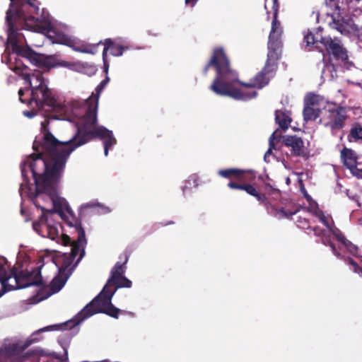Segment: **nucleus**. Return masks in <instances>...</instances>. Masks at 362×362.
<instances>
[{"label":"nucleus","mask_w":362,"mask_h":362,"mask_svg":"<svg viewBox=\"0 0 362 362\" xmlns=\"http://www.w3.org/2000/svg\"><path fill=\"white\" fill-rule=\"evenodd\" d=\"M35 332L33 333L30 337H29L24 343V344L22 346V350L23 349H25L26 348H28L29 346H30L32 344L38 341L37 339L35 338L34 336L35 335Z\"/></svg>","instance_id":"37998d69"},{"label":"nucleus","mask_w":362,"mask_h":362,"mask_svg":"<svg viewBox=\"0 0 362 362\" xmlns=\"http://www.w3.org/2000/svg\"><path fill=\"white\" fill-rule=\"evenodd\" d=\"M30 107L32 108L31 110L23 111V115L28 118L34 117L37 114V112L40 110L35 107V105H33V107Z\"/></svg>","instance_id":"79ce46f5"},{"label":"nucleus","mask_w":362,"mask_h":362,"mask_svg":"<svg viewBox=\"0 0 362 362\" xmlns=\"http://www.w3.org/2000/svg\"><path fill=\"white\" fill-rule=\"evenodd\" d=\"M120 259H123V262H117L113 267L110 272V277L107 280L105 286H108L110 288V283L112 281L117 280L118 278L124 276V274L126 271V264L129 259V255L125 252L121 256H119Z\"/></svg>","instance_id":"dca6fc26"},{"label":"nucleus","mask_w":362,"mask_h":362,"mask_svg":"<svg viewBox=\"0 0 362 362\" xmlns=\"http://www.w3.org/2000/svg\"><path fill=\"white\" fill-rule=\"evenodd\" d=\"M317 216H318L320 221L324 224V226L331 230L328 218L324 214V213L322 211H320V213L317 215Z\"/></svg>","instance_id":"c03bdc74"},{"label":"nucleus","mask_w":362,"mask_h":362,"mask_svg":"<svg viewBox=\"0 0 362 362\" xmlns=\"http://www.w3.org/2000/svg\"><path fill=\"white\" fill-rule=\"evenodd\" d=\"M346 261L354 267V272L359 274V276H362V267H360L358 264L351 257H347Z\"/></svg>","instance_id":"f704fd0d"},{"label":"nucleus","mask_w":362,"mask_h":362,"mask_svg":"<svg viewBox=\"0 0 362 362\" xmlns=\"http://www.w3.org/2000/svg\"><path fill=\"white\" fill-rule=\"evenodd\" d=\"M264 191L269 194H274L279 196L280 194V191L274 187L272 185H271L269 183H266L264 185Z\"/></svg>","instance_id":"4c0bfd02"},{"label":"nucleus","mask_w":362,"mask_h":362,"mask_svg":"<svg viewBox=\"0 0 362 362\" xmlns=\"http://www.w3.org/2000/svg\"><path fill=\"white\" fill-rule=\"evenodd\" d=\"M276 131H275L274 132L272 133V134L269 137V148L267 152V153H270L273 149H275L276 148V146H275V144H274V140L275 139H278L279 140L280 138H281V136H276Z\"/></svg>","instance_id":"e433bc0d"},{"label":"nucleus","mask_w":362,"mask_h":362,"mask_svg":"<svg viewBox=\"0 0 362 362\" xmlns=\"http://www.w3.org/2000/svg\"><path fill=\"white\" fill-rule=\"evenodd\" d=\"M47 238L56 240L59 238V231L55 226L49 225Z\"/></svg>","instance_id":"72a5a7b5"},{"label":"nucleus","mask_w":362,"mask_h":362,"mask_svg":"<svg viewBox=\"0 0 362 362\" xmlns=\"http://www.w3.org/2000/svg\"><path fill=\"white\" fill-rule=\"evenodd\" d=\"M355 1H357V2H359L361 0H355Z\"/></svg>","instance_id":"4d7b16f0"},{"label":"nucleus","mask_w":362,"mask_h":362,"mask_svg":"<svg viewBox=\"0 0 362 362\" xmlns=\"http://www.w3.org/2000/svg\"><path fill=\"white\" fill-rule=\"evenodd\" d=\"M41 267H37L29 272L23 270L18 272L13 268L8 274L5 268L0 265V298L6 293L32 286H42L45 288L41 275Z\"/></svg>","instance_id":"39448f33"},{"label":"nucleus","mask_w":362,"mask_h":362,"mask_svg":"<svg viewBox=\"0 0 362 362\" xmlns=\"http://www.w3.org/2000/svg\"><path fill=\"white\" fill-rule=\"evenodd\" d=\"M132 281L128 279L124 276H122L118 278L117 280H115L110 283V289L117 291V288H131L132 287Z\"/></svg>","instance_id":"cd10ccee"},{"label":"nucleus","mask_w":362,"mask_h":362,"mask_svg":"<svg viewBox=\"0 0 362 362\" xmlns=\"http://www.w3.org/2000/svg\"><path fill=\"white\" fill-rule=\"evenodd\" d=\"M169 224H174V221H169L165 224V226L169 225Z\"/></svg>","instance_id":"6e6d98bb"},{"label":"nucleus","mask_w":362,"mask_h":362,"mask_svg":"<svg viewBox=\"0 0 362 362\" xmlns=\"http://www.w3.org/2000/svg\"><path fill=\"white\" fill-rule=\"evenodd\" d=\"M115 293V290H113V291H111V293H109L107 300L108 303L107 304V306L105 309V311L103 313L109 315L110 317H112L113 318L117 319L119 317V314L122 313V311L116 308L111 302V299L113 296V295Z\"/></svg>","instance_id":"a878e982"},{"label":"nucleus","mask_w":362,"mask_h":362,"mask_svg":"<svg viewBox=\"0 0 362 362\" xmlns=\"http://www.w3.org/2000/svg\"><path fill=\"white\" fill-rule=\"evenodd\" d=\"M57 325H54V327H57ZM52 327H53V326H49V327H44L42 329H40L39 332H44V331H47V330H51L52 329Z\"/></svg>","instance_id":"603ef678"},{"label":"nucleus","mask_w":362,"mask_h":362,"mask_svg":"<svg viewBox=\"0 0 362 362\" xmlns=\"http://www.w3.org/2000/svg\"><path fill=\"white\" fill-rule=\"evenodd\" d=\"M313 230L314 231L315 234L318 236L321 235L322 233V230L319 227H314Z\"/></svg>","instance_id":"de8ad7c7"},{"label":"nucleus","mask_w":362,"mask_h":362,"mask_svg":"<svg viewBox=\"0 0 362 362\" xmlns=\"http://www.w3.org/2000/svg\"><path fill=\"white\" fill-rule=\"evenodd\" d=\"M75 122L77 130L74 136L67 141H60L47 129L48 121H43L41 123L42 138L34 141L35 152L25 161L35 180V196L47 194L55 207L58 206L57 186L70 154L78 147L100 139L105 140L104 153L107 156L110 148L117 142L110 130L98 125V117L79 118Z\"/></svg>","instance_id":"f257e3e1"},{"label":"nucleus","mask_w":362,"mask_h":362,"mask_svg":"<svg viewBox=\"0 0 362 362\" xmlns=\"http://www.w3.org/2000/svg\"><path fill=\"white\" fill-rule=\"evenodd\" d=\"M18 8L14 13L11 10H8L6 16V23L8 26V43L11 46L13 53L17 57L27 59L29 51L33 52L28 45L23 46L25 38L24 35L18 31L16 27L18 25L21 29L37 31L40 29V22L37 18L33 13L39 14L40 3L37 0H26Z\"/></svg>","instance_id":"7ed1b4c3"},{"label":"nucleus","mask_w":362,"mask_h":362,"mask_svg":"<svg viewBox=\"0 0 362 362\" xmlns=\"http://www.w3.org/2000/svg\"><path fill=\"white\" fill-rule=\"evenodd\" d=\"M277 62H278L269 61V59H267L264 66L262 69L267 76H270V78L274 76L276 71Z\"/></svg>","instance_id":"c756f323"},{"label":"nucleus","mask_w":362,"mask_h":362,"mask_svg":"<svg viewBox=\"0 0 362 362\" xmlns=\"http://www.w3.org/2000/svg\"><path fill=\"white\" fill-rule=\"evenodd\" d=\"M27 54L28 57L26 59L37 67L52 68L55 66V59L52 56H45L37 53L34 50L33 52L29 51Z\"/></svg>","instance_id":"2eb2a0df"},{"label":"nucleus","mask_w":362,"mask_h":362,"mask_svg":"<svg viewBox=\"0 0 362 362\" xmlns=\"http://www.w3.org/2000/svg\"><path fill=\"white\" fill-rule=\"evenodd\" d=\"M69 276V274L60 272L58 275L54 276L49 285V291L45 298H48L51 295L59 292L65 285Z\"/></svg>","instance_id":"4be33fe9"},{"label":"nucleus","mask_w":362,"mask_h":362,"mask_svg":"<svg viewBox=\"0 0 362 362\" xmlns=\"http://www.w3.org/2000/svg\"><path fill=\"white\" fill-rule=\"evenodd\" d=\"M319 96L315 94L308 95L304 100V105L309 107H315L319 103Z\"/></svg>","instance_id":"7c9ffc66"},{"label":"nucleus","mask_w":362,"mask_h":362,"mask_svg":"<svg viewBox=\"0 0 362 362\" xmlns=\"http://www.w3.org/2000/svg\"><path fill=\"white\" fill-rule=\"evenodd\" d=\"M346 119V107L335 103H328L322 110L320 122L332 130H339L344 128Z\"/></svg>","instance_id":"9b49d317"},{"label":"nucleus","mask_w":362,"mask_h":362,"mask_svg":"<svg viewBox=\"0 0 362 362\" xmlns=\"http://www.w3.org/2000/svg\"><path fill=\"white\" fill-rule=\"evenodd\" d=\"M47 32H48L49 34H50L51 33H54V30L52 28H49L47 30Z\"/></svg>","instance_id":"5fc2aeb1"},{"label":"nucleus","mask_w":362,"mask_h":362,"mask_svg":"<svg viewBox=\"0 0 362 362\" xmlns=\"http://www.w3.org/2000/svg\"><path fill=\"white\" fill-rule=\"evenodd\" d=\"M68 212L70 214V217L67 218L66 223L74 228L75 231L77 233L76 240H73V242H77L78 243H82L83 245H87V240L86 238L85 230L81 226V221L76 217H74L71 213L69 212V209H67Z\"/></svg>","instance_id":"a211bd4d"},{"label":"nucleus","mask_w":362,"mask_h":362,"mask_svg":"<svg viewBox=\"0 0 362 362\" xmlns=\"http://www.w3.org/2000/svg\"><path fill=\"white\" fill-rule=\"evenodd\" d=\"M18 347L16 344H13L6 347L3 351V354L7 357H12L18 354Z\"/></svg>","instance_id":"2f4dec72"},{"label":"nucleus","mask_w":362,"mask_h":362,"mask_svg":"<svg viewBox=\"0 0 362 362\" xmlns=\"http://www.w3.org/2000/svg\"><path fill=\"white\" fill-rule=\"evenodd\" d=\"M333 235L336 237L337 240L340 242L342 245L346 242L347 239L344 235V234L340 231V230L336 228L334 230H332Z\"/></svg>","instance_id":"58836bf2"},{"label":"nucleus","mask_w":362,"mask_h":362,"mask_svg":"<svg viewBox=\"0 0 362 362\" xmlns=\"http://www.w3.org/2000/svg\"><path fill=\"white\" fill-rule=\"evenodd\" d=\"M247 170L231 168L221 169L218 170L217 175L221 177L228 179L229 180L227 186L231 189L243 190L247 194L255 197L259 203L264 205L269 210V207L274 209L270 204L265 194L260 193L252 185L247 183L245 174Z\"/></svg>","instance_id":"0eeeda50"},{"label":"nucleus","mask_w":362,"mask_h":362,"mask_svg":"<svg viewBox=\"0 0 362 362\" xmlns=\"http://www.w3.org/2000/svg\"><path fill=\"white\" fill-rule=\"evenodd\" d=\"M329 246L332 249L333 254L336 255L337 257H340L341 254L339 252H337L335 245L333 243L330 242Z\"/></svg>","instance_id":"49530a36"},{"label":"nucleus","mask_w":362,"mask_h":362,"mask_svg":"<svg viewBox=\"0 0 362 362\" xmlns=\"http://www.w3.org/2000/svg\"><path fill=\"white\" fill-rule=\"evenodd\" d=\"M330 26L338 30L341 34H348L358 31V26L354 23V21L349 18L337 16V18L332 16V21L329 23Z\"/></svg>","instance_id":"4468645a"},{"label":"nucleus","mask_w":362,"mask_h":362,"mask_svg":"<svg viewBox=\"0 0 362 362\" xmlns=\"http://www.w3.org/2000/svg\"><path fill=\"white\" fill-rule=\"evenodd\" d=\"M277 213L284 218H289L296 214L295 211H286L284 207L276 209Z\"/></svg>","instance_id":"a19ab883"},{"label":"nucleus","mask_w":362,"mask_h":362,"mask_svg":"<svg viewBox=\"0 0 362 362\" xmlns=\"http://www.w3.org/2000/svg\"><path fill=\"white\" fill-rule=\"evenodd\" d=\"M343 245L347 249L349 252L355 257H358V247L352 243L350 240H347Z\"/></svg>","instance_id":"473e14b6"},{"label":"nucleus","mask_w":362,"mask_h":362,"mask_svg":"<svg viewBox=\"0 0 362 362\" xmlns=\"http://www.w3.org/2000/svg\"><path fill=\"white\" fill-rule=\"evenodd\" d=\"M101 44L104 45L103 55H104L105 57L107 56L108 51H110V54L112 56L119 57L122 55L124 50L128 49V47L122 45L118 40L107 38L103 42L100 41L95 45H83L79 50L83 53L94 54L98 52V47Z\"/></svg>","instance_id":"f8f14e48"},{"label":"nucleus","mask_w":362,"mask_h":362,"mask_svg":"<svg viewBox=\"0 0 362 362\" xmlns=\"http://www.w3.org/2000/svg\"><path fill=\"white\" fill-rule=\"evenodd\" d=\"M199 185V177L196 175H192L189 177V179L185 182V185L182 187V192L184 195L187 194L188 190L195 188Z\"/></svg>","instance_id":"c85d7f7f"},{"label":"nucleus","mask_w":362,"mask_h":362,"mask_svg":"<svg viewBox=\"0 0 362 362\" xmlns=\"http://www.w3.org/2000/svg\"><path fill=\"white\" fill-rule=\"evenodd\" d=\"M33 86L28 85L24 89L18 90L19 100L28 107L35 105L38 110L45 107L54 108L57 100L52 91L45 84L42 72L37 71L32 74Z\"/></svg>","instance_id":"20e7f679"},{"label":"nucleus","mask_w":362,"mask_h":362,"mask_svg":"<svg viewBox=\"0 0 362 362\" xmlns=\"http://www.w3.org/2000/svg\"><path fill=\"white\" fill-rule=\"evenodd\" d=\"M282 42L281 39H269L267 59L269 61L278 62L281 58Z\"/></svg>","instance_id":"412c9836"},{"label":"nucleus","mask_w":362,"mask_h":362,"mask_svg":"<svg viewBox=\"0 0 362 362\" xmlns=\"http://www.w3.org/2000/svg\"><path fill=\"white\" fill-rule=\"evenodd\" d=\"M214 68L216 76L210 86V90L216 95L228 96L237 100L247 101L256 98V90L244 91L235 86L240 84L245 88H262L270 81L262 70L258 72L248 83L238 79V73L232 69L230 61L222 47H216L213 49L211 57L203 69V74H207L209 68Z\"/></svg>","instance_id":"f03ea898"},{"label":"nucleus","mask_w":362,"mask_h":362,"mask_svg":"<svg viewBox=\"0 0 362 362\" xmlns=\"http://www.w3.org/2000/svg\"><path fill=\"white\" fill-rule=\"evenodd\" d=\"M302 191H303V193L304 194V197L308 200L309 201L310 199H311V197L308 194L307 191L305 190V189L303 187V186H302Z\"/></svg>","instance_id":"09e8293b"},{"label":"nucleus","mask_w":362,"mask_h":362,"mask_svg":"<svg viewBox=\"0 0 362 362\" xmlns=\"http://www.w3.org/2000/svg\"><path fill=\"white\" fill-rule=\"evenodd\" d=\"M197 1L198 0H185V4L193 7L197 4Z\"/></svg>","instance_id":"8fccbe9b"},{"label":"nucleus","mask_w":362,"mask_h":362,"mask_svg":"<svg viewBox=\"0 0 362 362\" xmlns=\"http://www.w3.org/2000/svg\"><path fill=\"white\" fill-rule=\"evenodd\" d=\"M321 112L322 110L319 108L304 105L303 111V119L305 122L315 121L317 117H321Z\"/></svg>","instance_id":"bb28decb"},{"label":"nucleus","mask_w":362,"mask_h":362,"mask_svg":"<svg viewBox=\"0 0 362 362\" xmlns=\"http://www.w3.org/2000/svg\"><path fill=\"white\" fill-rule=\"evenodd\" d=\"M361 173H362V170H361Z\"/></svg>","instance_id":"13d9d810"},{"label":"nucleus","mask_w":362,"mask_h":362,"mask_svg":"<svg viewBox=\"0 0 362 362\" xmlns=\"http://www.w3.org/2000/svg\"><path fill=\"white\" fill-rule=\"evenodd\" d=\"M357 158L356 152L351 148L344 147L341 151V159L344 165L351 170L356 168Z\"/></svg>","instance_id":"5701e85b"},{"label":"nucleus","mask_w":362,"mask_h":362,"mask_svg":"<svg viewBox=\"0 0 362 362\" xmlns=\"http://www.w3.org/2000/svg\"><path fill=\"white\" fill-rule=\"evenodd\" d=\"M111 291H113V290L109 288L108 286H104L99 295L88 303L74 319L66 322L61 326L63 327L64 329H71L94 314L103 313L108 303V294L111 293Z\"/></svg>","instance_id":"1a4fd4ad"},{"label":"nucleus","mask_w":362,"mask_h":362,"mask_svg":"<svg viewBox=\"0 0 362 362\" xmlns=\"http://www.w3.org/2000/svg\"><path fill=\"white\" fill-rule=\"evenodd\" d=\"M279 8V4L278 0H272V10L273 14V20L272 23V28L269 36V39H280L282 33L281 23L277 19Z\"/></svg>","instance_id":"f3484780"},{"label":"nucleus","mask_w":362,"mask_h":362,"mask_svg":"<svg viewBox=\"0 0 362 362\" xmlns=\"http://www.w3.org/2000/svg\"><path fill=\"white\" fill-rule=\"evenodd\" d=\"M327 3L331 6H334L337 10H340L344 4L348 6V1H346L345 4H344L343 0H327Z\"/></svg>","instance_id":"c9c22d12"},{"label":"nucleus","mask_w":362,"mask_h":362,"mask_svg":"<svg viewBox=\"0 0 362 362\" xmlns=\"http://www.w3.org/2000/svg\"><path fill=\"white\" fill-rule=\"evenodd\" d=\"M34 204L37 207L40 208L43 213L40 217L39 221H35L33 223V228L39 235L42 237L47 238L50 224L48 223L47 216L45 214L46 209L44 207L39 206L37 204V201H35Z\"/></svg>","instance_id":"aec40b11"},{"label":"nucleus","mask_w":362,"mask_h":362,"mask_svg":"<svg viewBox=\"0 0 362 362\" xmlns=\"http://www.w3.org/2000/svg\"><path fill=\"white\" fill-rule=\"evenodd\" d=\"M349 142L362 143V126L359 123H355L349 131L347 136Z\"/></svg>","instance_id":"393cba45"},{"label":"nucleus","mask_w":362,"mask_h":362,"mask_svg":"<svg viewBox=\"0 0 362 362\" xmlns=\"http://www.w3.org/2000/svg\"><path fill=\"white\" fill-rule=\"evenodd\" d=\"M322 31L323 29L321 27L313 31L308 30L304 35V42L306 45L312 47L322 53L327 52L328 54H332L336 60L342 62L347 61V52L340 44V41L337 38L332 39L329 35H323Z\"/></svg>","instance_id":"423d86ee"},{"label":"nucleus","mask_w":362,"mask_h":362,"mask_svg":"<svg viewBox=\"0 0 362 362\" xmlns=\"http://www.w3.org/2000/svg\"><path fill=\"white\" fill-rule=\"evenodd\" d=\"M9 67L15 74L22 76L27 85L33 86L32 74L28 71V67L20 59L16 58L14 63H11Z\"/></svg>","instance_id":"6ab92c4d"},{"label":"nucleus","mask_w":362,"mask_h":362,"mask_svg":"<svg viewBox=\"0 0 362 362\" xmlns=\"http://www.w3.org/2000/svg\"><path fill=\"white\" fill-rule=\"evenodd\" d=\"M11 3L9 5L8 10L12 11V13L13 14L15 11L19 8L23 4L25 3L26 0L18 1L16 3L14 2L15 0H10Z\"/></svg>","instance_id":"ea45409f"},{"label":"nucleus","mask_w":362,"mask_h":362,"mask_svg":"<svg viewBox=\"0 0 362 362\" xmlns=\"http://www.w3.org/2000/svg\"><path fill=\"white\" fill-rule=\"evenodd\" d=\"M103 61L104 72L106 74V76H107L108 69H109V66H110V64L107 60V56H105V57L104 55H103Z\"/></svg>","instance_id":"a18cd8bd"},{"label":"nucleus","mask_w":362,"mask_h":362,"mask_svg":"<svg viewBox=\"0 0 362 362\" xmlns=\"http://www.w3.org/2000/svg\"><path fill=\"white\" fill-rule=\"evenodd\" d=\"M110 81V78L106 76L95 88V93H92L84 102L74 101L72 103V114L76 120L79 118H90L98 117V108L99 98L106 85Z\"/></svg>","instance_id":"9d476101"},{"label":"nucleus","mask_w":362,"mask_h":362,"mask_svg":"<svg viewBox=\"0 0 362 362\" xmlns=\"http://www.w3.org/2000/svg\"><path fill=\"white\" fill-rule=\"evenodd\" d=\"M60 239L64 245H70L71 248L69 253L64 252L57 257L55 259V264L59 267L60 273L69 274V276L85 256L86 245L73 242L71 238L66 234H63Z\"/></svg>","instance_id":"6e6552de"},{"label":"nucleus","mask_w":362,"mask_h":362,"mask_svg":"<svg viewBox=\"0 0 362 362\" xmlns=\"http://www.w3.org/2000/svg\"><path fill=\"white\" fill-rule=\"evenodd\" d=\"M275 121L281 129L286 131L291 122V118L288 112L278 110L275 111Z\"/></svg>","instance_id":"b1692460"},{"label":"nucleus","mask_w":362,"mask_h":362,"mask_svg":"<svg viewBox=\"0 0 362 362\" xmlns=\"http://www.w3.org/2000/svg\"><path fill=\"white\" fill-rule=\"evenodd\" d=\"M283 144L291 148L293 156L308 159L310 156L308 149L305 146L303 140L296 135H285L282 136Z\"/></svg>","instance_id":"ddd939ff"},{"label":"nucleus","mask_w":362,"mask_h":362,"mask_svg":"<svg viewBox=\"0 0 362 362\" xmlns=\"http://www.w3.org/2000/svg\"><path fill=\"white\" fill-rule=\"evenodd\" d=\"M267 0H265L264 8H265V10H266V11H267V18H269L270 11H269L268 10V8H267Z\"/></svg>","instance_id":"864d4df0"},{"label":"nucleus","mask_w":362,"mask_h":362,"mask_svg":"<svg viewBox=\"0 0 362 362\" xmlns=\"http://www.w3.org/2000/svg\"><path fill=\"white\" fill-rule=\"evenodd\" d=\"M57 358H58L59 360H60L61 361H65L66 360L68 359V354H67V351H65V354L62 357H57V356H55Z\"/></svg>","instance_id":"3c124183"}]
</instances>
